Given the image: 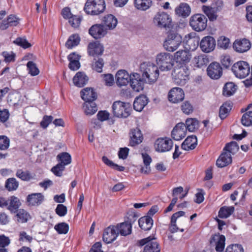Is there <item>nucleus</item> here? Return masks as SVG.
<instances>
[{"label": "nucleus", "mask_w": 252, "mask_h": 252, "mask_svg": "<svg viewBox=\"0 0 252 252\" xmlns=\"http://www.w3.org/2000/svg\"><path fill=\"white\" fill-rule=\"evenodd\" d=\"M19 23V19L15 16L9 15L6 20H3L0 24V29L4 30L9 26H16Z\"/></svg>", "instance_id": "nucleus-33"}, {"label": "nucleus", "mask_w": 252, "mask_h": 252, "mask_svg": "<svg viewBox=\"0 0 252 252\" xmlns=\"http://www.w3.org/2000/svg\"><path fill=\"white\" fill-rule=\"evenodd\" d=\"M9 144V139L6 136L0 135V150H7Z\"/></svg>", "instance_id": "nucleus-60"}, {"label": "nucleus", "mask_w": 252, "mask_h": 252, "mask_svg": "<svg viewBox=\"0 0 252 252\" xmlns=\"http://www.w3.org/2000/svg\"><path fill=\"white\" fill-rule=\"evenodd\" d=\"M16 213V217L18 222H26L30 218V215L24 209H20Z\"/></svg>", "instance_id": "nucleus-46"}, {"label": "nucleus", "mask_w": 252, "mask_h": 252, "mask_svg": "<svg viewBox=\"0 0 252 252\" xmlns=\"http://www.w3.org/2000/svg\"><path fill=\"white\" fill-rule=\"evenodd\" d=\"M208 75L213 79H219L222 74V69L219 63H212L207 69Z\"/></svg>", "instance_id": "nucleus-14"}, {"label": "nucleus", "mask_w": 252, "mask_h": 252, "mask_svg": "<svg viewBox=\"0 0 252 252\" xmlns=\"http://www.w3.org/2000/svg\"><path fill=\"white\" fill-rule=\"evenodd\" d=\"M103 25L108 30H113L116 27L118 21L113 15L109 14L104 17L103 19Z\"/></svg>", "instance_id": "nucleus-31"}, {"label": "nucleus", "mask_w": 252, "mask_h": 252, "mask_svg": "<svg viewBox=\"0 0 252 252\" xmlns=\"http://www.w3.org/2000/svg\"><path fill=\"white\" fill-rule=\"evenodd\" d=\"M153 23L158 28H169L172 25V18L167 13L159 11L155 15Z\"/></svg>", "instance_id": "nucleus-9"}, {"label": "nucleus", "mask_w": 252, "mask_h": 252, "mask_svg": "<svg viewBox=\"0 0 252 252\" xmlns=\"http://www.w3.org/2000/svg\"><path fill=\"white\" fill-rule=\"evenodd\" d=\"M87 50L90 56L94 58H98L102 54L104 48L98 42H93L88 44Z\"/></svg>", "instance_id": "nucleus-19"}, {"label": "nucleus", "mask_w": 252, "mask_h": 252, "mask_svg": "<svg viewBox=\"0 0 252 252\" xmlns=\"http://www.w3.org/2000/svg\"><path fill=\"white\" fill-rule=\"evenodd\" d=\"M232 105L229 102H226L222 104L220 108L219 116L222 120L225 119L231 110Z\"/></svg>", "instance_id": "nucleus-43"}, {"label": "nucleus", "mask_w": 252, "mask_h": 252, "mask_svg": "<svg viewBox=\"0 0 252 252\" xmlns=\"http://www.w3.org/2000/svg\"><path fill=\"white\" fill-rule=\"evenodd\" d=\"M82 98L86 102H94L97 98L96 93L92 88H86L81 92Z\"/></svg>", "instance_id": "nucleus-25"}, {"label": "nucleus", "mask_w": 252, "mask_h": 252, "mask_svg": "<svg viewBox=\"0 0 252 252\" xmlns=\"http://www.w3.org/2000/svg\"><path fill=\"white\" fill-rule=\"evenodd\" d=\"M43 200L44 196L40 193H32L27 197V202L31 206H38Z\"/></svg>", "instance_id": "nucleus-30"}, {"label": "nucleus", "mask_w": 252, "mask_h": 252, "mask_svg": "<svg viewBox=\"0 0 252 252\" xmlns=\"http://www.w3.org/2000/svg\"><path fill=\"white\" fill-rule=\"evenodd\" d=\"M83 109L87 115H92L97 111V108L94 102H86L83 106Z\"/></svg>", "instance_id": "nucleus-39"}, {"label": "nucleus", "mask_w": 252, "mask_h": 252, "mask_svg": "<svg viewBox=\"0 0 252 252\" xmlns=\"http://www.w3.org/2000/svg\"><path fill=\"white\" fill-rule=\"evenodd\" d=\"M225 238L223 235L215 234L210 240V243L212 245H215L216 250L217 252H222L225 246Z\"/></svg>", "instance_id": "nucleus-24"}, {"label": "nucleus", "mask_w": 252, "mask_h": 252, "mask_svg": "<svg viewBox=\"0 0 252 252\" xmlns=\"http://www.w3.org/2000/svg\"><path fill=\"white\" fill-rule=\"evenodd\" d=\"M173 146L172 140L167 138H159L155 143V148L157 151L165 152L170 151Z\"/></svg>", "instance_id": "nucleus-12"}, {"label": "nucleus", "mask_w": 252, "mask_h": 252, "mask_svg": "<svg viewBox=\"0 0 252 252\" xmlns=\"http://www.w3.org/2000/svg\"><path fill=\"white\" fill-rule=\"evenodd\" d=\"M103 162L107 165L119 171H123L125 167L114 163L112 161L109 160L106 157L103 156L102 158Z\"/></svg>", "instance_id": "nucleus-53"}, {"label": "nucleus", "mask_w": 252, "mask_h": 252, "mask_svg": "<svg viewBox=\"0 0 252 252\" xmlns=\"http://www.w3.org/2000/svg\"><path fill=\"white\" fill-rule=\"evenodd\" d=\"M185 97L183 90L178 87L172 88L168 93V98L169 101L177 103L182 101Z\"/></svg>", "instance_id": "nucleus-16"}, {"label": "nucleus", "mask_w": 252, "mask_h": 252, "mask_svg": "<svg viewBox=\"0 0 252 252\" xmlns=\"http://www.w3.org/2000/svg\"><path fill=\"white\" fill-rule=\"evenodd\" d=\"M156 62L161 71L169 70L173 66L172 56L168 53L158 54L156 57Z\"/></svg>", "instance_id": "nucleus-8"}, {"label": "nucleus", "mask_w": 252, "mask_h": 252, "mask_svg": "<svg viewBox=\"0 0 252 252\" xmlns=\"http://www.w3.org/2000/svg\"><path fill=\"white\" fill-rule=\"evenodd\" d=\"M64 169L65 166H63V164L59 163L51 169V171L56 176L61 177Z\"/></svg>", "instance_id": "nucleus-58"}, {"label": "nucleus", "mask_w": 252, "mask_h": 252, "mask_svg": "<svg viewBox=\"0 0 252 252\" xmlns=\"http://www.w3.org/2000/svg\"><path fill=\"white\" fill-rule=\"evenodd\" d=\"M131 74L125 70H119L116 74V82L118 86H126L129 82Z\"/></svg>", "instance_id": "nucleus-22"}, {"label": "nucleus", "mask_w": 252, "mask_h": 252, "mask_svg": "<svg viewBox=\"0 0 252 252\" xmlns=\"http://www.w3.org/2000/svg\"><path fill=\"white\" fill-rule=\"evenodd\" d=\"M232 162V158L230 154L223 151L216 161V165L219 167H224Z\"/></svg>", "instance_id": "nucleus-26"}, {"label": "nucleus", "mask_w": 252, "mask_h": 252, "mask_svg": "<svg viewBox=\"0 0 252 252\" xmlns=\"http://www.w3.org/2000/svg\"><path fill=\"white\" fill-rule=\"evenodd\" d=\"M231 70L236 77L244 78L250 74V66L247 62L240 61L233 65Z\"/></svg>", "instance_id": "nucleus-7"}, {"label": "nucleus", "mask_w": 252, "mask_h": 252, "mask_svg": "<svg viewBox=\"0 0 252 252\" xmlns=\"http://www.w3.org/2000/svg\"><path fill=\"white\" fill-rule=\"evenodd\" d=\"M129 144L131 146H135L140 144L143 139V135L138 128L132 129L129 133Z\"/></svg>", "instance_id": "nucleus-23"}, {"label": "nucleus", "mask_w": 252, "mask_h": 252, "mask_svg": "<svg viewBox=\"0 0 252 252\" xmlns=\"http://www.w3.org/2000/svg\"><path fill=\"white\" fill-rule=\"evenodd\" d=\"M236 87L232 82L226 83L223 88V94L226 96L232 95L236 91Z\"/></svg>", "instance_id": "nucleus-44"}, {"label": "nucleus", "mask_w": 252, "mask_h": 252, "mask_svg": "<svg viewBox=\"0 0 252 252\" xmlns=\"http://www.w3.org/2000/svg\"><path fill=\"white\" fill-rule=\"evenodd\" d=\"M181 109L184 113L189 114L193 111L192 105L188 101L184 102L181 105Z\"/></svg>", "instance_id": "nucleus-61"}, {"label": "nucleus", "mask_w": 252, "mask_h": 252, "mask_svg": "<svg viewBox=\"0 0 252 252\" xmlns=\"http://www.w3.org/2000/svg\"><path fill=\"white\" fill-rule=\"evenodd\" d=\"M29 73L32 76H36L39 73V70L35 63L32 61L29 62L27 64Z\"/></svg>", "instance_id": "nucleus-56"}, {"label": "nucleus", "mask_w": 252, "mask_h": 252, "mask_svg": "<svg viewBox=\"0 0 252 252\" xmlns=\"http://www.w3.org/2000/svg\"><path fill=\"white\" fill-rule=\"evenodd\" d=\"M144 81L143 77H141L140 75L137 73H132L131 74V78L129 81L130 85L132 90L136 92H139L143 90Z\"/></svg>", "instance_id": "nucleus-13"}, {"label": "nucleus", "mask_w": 252, "mask_h": 252, "mask_svg": "<svg viewBox=\"0 0 252 252\" xmlns=\"http://www.w3.org/2000/svg\"><path fill=\"white\" fill-rule=\"evenodd\" d=\"M186 126L190 132H193L199 127V122L195 118H188L186 121Z\"/></svg>", "instance_id": "nucleus-40"}, {"label": "nucleus", "mask_w": 252, "mask_h": 252, "mask_svg": "<svg viewBox=\"0 0 252 252\" xmlns=\"http://www.w3.org/2000/svg\"><path fill=\"white\" fill-rule=\"evenodd\" d=\"M241 123L246 126H252V111H249L243 114L241 118Z\"/></svg>", "instance_id": "nucleus-51"}, {"label": "nucleus", "mask_w": 252, "mask_h": 252, "mask_svg": "<svg viewBox=\"0 0 252 252\" xmlns=\"http://www.w3.org/2000/svg\"><path fill=\"white\" fill-rule=\"evenodd\" d=\"M114 115L117 117L127 118L130 115L131 107L129 103L121 101L114 102L112 105Z\"/></svg>", "instance_id": "nucleus-6"}, {"label": "nucleus", "mask_w": 252, "mask_h": 252, "mask_svg": "<svg viewBox=\"0 0 252 252\" xmlns=\"http://www.w3.org/2000/svg\"><path fill=\"white\" fill-rule=\"evenodd\" d=\"M225 252H244V250L241 245L239 244H233L228 246Z\"/></svg>", "instance_id": "nucleus-62"}, {"label": "nucleus", "mask_w": 252, "mask_h": 252, "mask_svg": "<svg viewBox=\"0 0 252 252\" xmlns=\"http://www.w3.org/2000/svg\"><path fill=\"white\" fill-rule=\"evenodd\" d=\"M216 46V41L211 36L204 37L200 43V47L201 50L206 53H209L215 49Z\"/></svg>", "instance_id": "nucleus-18"}, {"label": "nucleus", "mask_w": 252, "mask_h": 252, "mask_svg": "<svg viewBox=\"0 0 252 252\" xmlns=\"http://www.w3.org/2000/svg\"><path fill=\"white\" fill-rule=\"evenodd\" d=\"M140 246L145 245L143 252H160V247L157 240L153 236H150L147 238L139 240L138 242Z\"/></svg>", "instance_id": "nucleus-5"}, {"label": "nucleus", "mask_w": 252, "mask_h": 252, "mask_svg": "<svg viewBox=\"0 0 252 252\" xmlns=\"http://www.w3.org/2000/svg\"><path fill=\"white\" fill-rule=\"evenodd\" d=\"M8 205L7 206V209L11 213H16L21 205L20 199L15 196H11L8 198Z\"/></svg>", "instance_id": "nucleus-28"}, {"label": "nucleus", "mask_w": 252, "mask_h": 252, "mask_svg": "<svg viewBox=\"0 0 252 252\" xmlns=\"http://www.w3.org/2000/svg\"><path fill=\"white\" fill-rule=\"evenodd\" d=\"M57 158L59 162V163L63 164V166H65L70 164L71 162V158L70 155L66 152H63L59 154Z\"/></svg>", "instance_id": "nucleus-42"}, {"label": "nucleus", "mask_w": 252, "mask_h": 252, "mask_svg": "<svg viewBox=\"0 0 252 252\" xmlns=\"http://www.w3.org/2000/svg\"><path fill=\"white\" fill-rule=\"evenodd\" d=\"M89 32L94 38L100 39L106 35L107 29L102 24H95L90 28Z\"/></svg>", "instance_id": "nucleus-15"}, {"label": "nucleus", "mask_w": 252, "mask_h": 252, "mask_svg": "<svg viewBox=\"0 0 252 252\" xmlns=\"http://www.w3.org/2000/svg\"><path fill=\"white\" fill-rule=\"evenodd\" d=\"M53 117L51 116H44L42 121L40 122V126L43 128H46L52 122Z\"/></svg>", "instance_id": "nucleus-64"}, {"label": "nucleus", "mask_w": 252, "mask_h": 252, "mask_svg": "<svg viewBox=\"0 0 252 252\" xmlns=\"http://www.w3.org/2000/svg\"><path fill=\"white\" fill-rule=\"evenodd\" d=\"M218 46L223 49H228L230 46V40L225 36H221L218 40Z\"/></svg>", "instance_id": "nucleus-55"}, {"label": "nucleus", "mask_w": 252, "mask_h": 252, "mask_svg": "<svg viewBox=\"0 0 252 252\" xmlns=\"http://www.w3.org/2000/svg\"><path fill=\"white\" fill-rule=\"evenodd\" d=\"M18 183L15 178L8 179L5 184V187L9 190H14L17 189L18 187Z\"/></svg>", "instance_id": "nucleus-57"}, {"label": "nucleus", "mask_w": 252, "mask_h": 252, "mask_svg": "<svg viewBox=\"0 0 252 252\" xmlns=\"http://www.w3.org/2000/svg\"><path fill=\"white\" fill-rule=\"evenodd\" d=\"M187 127L183 123L176 125L171 132V136L175 140H180L186 135Z\"/></svg>", "instance_id": "nucleus-20"}, {"label": "nucleus", "mask_w": 252, "mask_h": 252, "mask_svg": "<svg viewBox=\"0 0 252 252\" xmlns=\"http://www.w3.org/2000/svg\"><path fill=\"white\" fill-rule=\"evenodd\" d=\"M117 229L118 228L115 226H110L106 228L103 235V241L109 244L116 240L119 234Z\"/></svg>", "instance_id": "nucleus-21"}, {"label": "nucleus", "mask_w": 252, "mask_h": 252, "mask_svg": "<svg viewBox=\"0 0 252 252\" xmlns=\"http://www.w3.org/2000/svg\"><path fill=\"white\" fill-rule=\"evenodd\" d=\"M16 175L18 178L25 181H29L32 178L31 173L28 170L18 169L16 172Z\"/></svg>", "instance_id": "nucleus-49"}, {"label": "nucleus", "mask_w": 252, "mask_h": 252, "mask_svg": "<svg viewBox=\"0 0 252 252\" xmlns=\"http://www.w3.org/2000/svg\"><path fill=\"white\" fill-rule=\"evenodd\" d=\"M55 229L59 234H66L69 230L68 225L65 222H61L56 224L54 227Z\"/></svg>", "instance_id": "nucleus-54"}, {"label": "nucleus", "mask_w": 252, "mask_h": 252, "mask_svg": "<svg viewBox=\"0 0 252 252\" xmlns=\"http://www.w3.org/2000/svg\"><path fill=\"white\" fill-rule=\"evenodd\" d=\"M251 47L250 41L246 38L236 40L233 44L234 50L240 53L247 52Z\"/></svg>", "instance_id": "nucleus-17"}, {"label": "nucleus", "mask_w": 252, "mask_h": 252, "mask_svg": "<svg viewBox=\"0 0 252 252\" xmlns=\"http://www.w3.org/2000/svg\"><path fill=\"white\" fill-rule=\"evenodd\" d=\"M175 11L176 14L183 17H188L191 12L189 6L184 3H181L179 6L176 8Z\"/></svg>", "instance_id": "nucleus-36"}, {"label": "nucleus", "mask_w": 252, "mask_h": 252, "mask_svg": "<svg viewBox=\"0 0 252 252\" xmlns=\"http://www.w3.org/2000/svg\"><path fill=\"white\" fill-rule=\"evenodd\" d=\"M174 58L176 62L180 63H186L189 62L191 55L189 51L182 50L176 52Z\"/></svg>", "instance_id": "nucleus-27"}, {"label": "nucleus", "mask_w": 252, "mask_h": 252, "mask_svg": "<svg viewBox=\"0 0 252 252\" xmlns=\"http://www.w3.org/2000/svg\"><path fill=\"white\" fill-rule=\"evenodd\" d=\"M134 7L139 10L145 11L152 5L151 0H134Z\"/></svg>", "instance_id": "nucleus-38"}, {"label": "nucleus", "mask_w": 252, "mask_h": 252, "mask_svg": "<svg viewBox=\"0 0 252 252\" xmlns=\"http://www.w3.org/2000/svg\"><path fill=\"white\" fill-rule=\"evenodd\" d=\"M94 61L92 63V68L98 72L102 71V67L104 65V61L103 59L98 58L97 59L94 58Z\"/></svg>", "instance_id": "nucleus-52"}, {"label": "nucleus", "mask_w": 252, "mask_h": 252, "mask_svg": "<svg viewBox=\"0 0 252 252\" xmlns=\"http://www.w3.org/2000/svg\"><path fill=\"white\" fill-rule=\"evenodd\" d=\"M105 8L104 0H87L84 10L88 15H97L102 13Z\"/></svg>", "instance_id": "nucleus-2"}, {"label": "nucleus", "mask_w": 252, "mask_h": 252, "mask_svg": "<svg viewBox=\"0 0 252 252\" xmlns=\"http://www.w3.org/2000/svg\"><path fill=\"white\" fill-rule=\"evenodd\" d=\"M82 19L83 17L82 16L73 14L68 19V22L73 28L77 29L80 27Z\"/></svg>", "instance_id": "nucleus-41"}, {"label": "nucleus", "mask_w": 252, "mask_h": 252, "mask_svg": "<svg viewBox=\"0 0 252 252\" xmlns=\"http://www.w3.org/2000/svg\"><path fill=\"white\" fill-rule=\"evenodd\" d=\"M202 10L210 21H214L217 20L218 18L217 8L203 5L202 7Z\"/></svg>", "instance_id": "nucleus-37"}, {"label": "nucleus", "mask_w": 252, "mask_h": 252, "mask_svg": "<svg viewBox=\"0 0 252 252\" xmlns=\"http://www.w3.org/2000/svg\"><path fill=\"white\" fill-rule=\"evenodd\" d=\"M15 44L23 47L24 49L29 48L31 46V43L28 42L26 38L18 37L13 42Z\"/></svg>", "instance_id": "nucleus-59"}, {"label": "nucleus", "mask_w": 252, "mask_h": 252, "mask_svg": "<svg viewBox=\"0 0 252 252\" xmlns=\"http://www.w3.org/2000/svg\"><path fill=\"white\" fill-rule=\"evenodd\" d=\"M140 71L143 79L149 84H153L158 80L159 72L158 67L151 63H143L141 64Z\"/></svg>", "instance_id": "nucleus-1"}, {"label": "nucleus", "mask_w": 252, "mask_h": 252, "mask_svg": "<svg viewBox=\"0 0 252 252\" xmlns=\"http://www.w3.org/2000/svg\"><path fill=\"white\" fill-rule=\"evenodd\" d=\"M174 82L180 85H184L189 79V70L186 67H182L174 71Z\"/></svg>", "instance_id": "nucleus-11"}, {"label": "nucleus", "mask_w": 252, "mask_h": 252, "mask_svg": "<svg viewBox=\"0 0 252 252\" xmlns=\"http://www.w3.org/2000/svg\"><path fill=\"white\" fill-rule=\"evenodd\" d=\"M139 227L143 230L147 231L150 230L153 224V220L150 216L141 217L138 220Z\"/></svg>", "instance_id": "nucleus-34"}, {"label": "nucleus", "mask_w": 252, "mask_h": 252, "mask_svg": "<svg viewBox=\"0 0 252 252\" xmlns=\"http://www.w3.org/2000/svg\"><path fill=\"white\" fill-rule=\"evenodd\" d=\"M197 144V138L195 136H188L182 144V148L186 151L194 149Z\"/></svg>", "instance_id": "nucleus-29"}, {"label": "nucleus", "mask_w": 252, "mask_h": 252, "mask_svg": "<svg viewBox=\"0 0 252 252\" xmlns=\"http://www.w3.org/2000/svg\"><path fill=\"white\" fill-rule=\"evenodd\" d=\"M88 81V77L85 73L81 72H77L73 79L74 85L79 87L84 86L87 83Z\"/></svg>", "instance_id": "nucleus-35"}, {"label": "nucleus", "mask_w": 252, "mask_h": 252, "mask_svg": "<svg viewBox=\"0 0 252 252\" xmlns=\"http://www.w3.org/2000/svg\"><path fill=\"white\" fill-rule=\"evenodd\" d=\"M234 207L233 206H223L220 208L219 212V217L220 218H227L234 212Z\"/></svg>", "instance_id": "nucleus-45"}, {"label": "nucleus", "mask_w": 252, "mask_h": 252, "mask_svg": "<svg viewBox=\"0 0 252 252\" xmlns=\"http://www.w3.org/2000/svg\"><path fill=\"white\" fill-rule=\"evenodd\" d=\"M207 18L202 14L192 15L189 20V25L193 30L200 32L203 31L207 26Z\"/></svg>", "instance_id": "nucleus-4"}, {"label": "nucleus", "mask_w": 252, "mask_h": 252, "mask_svg": "<svg viewBox=\"0 0 252 252\" xmlns=\"http://www.w3.org/2000/svg\"><path fill=\"white\" fill-rule=\"evenodd\" d=\"M137 218V216L135 214L130 215L128 218L127 221L115 226L116 227L118 228L117 231L118 233H120L121 235L123 236L130 234L131 232L132 223L136 220Z\"/></svg>", "instance_id": "nucleus-10"}, {"label": "nucleus", "mask_w": 252, "mask_h": 252, "mask_svg": "<svg viewBox=\"0 0 252 252\" xmlns=\"http://www.w3.org/2000/svg\"><path fill=\"white\" fill-rule=\"evenodd\" d=\"M239 150V146L236 142H231L227 143L224 148L223 151H225L229 154L234 155Z\"/></svg>", "instance_id": "nucleus-50"}, {"label": "nucleus", "mask_w": 252, "mask_h": 252, "mask_svg": "<svg viewBox=\"0 0 252 252\" xmlns=\"http://www.w3.org/2000/svg\"><path fill=\"white\" fill-rule=\"evenodd\" d=\"M182 41V37L179 34L170 32L163 43V47L168 51L174 52L179 48Z\"/></svg>", "instance_id": "nucleus-3"}, {"label": "nucleus", "mask_w": 252, "mask_h": 252, "mask_svg": "<svg viewBox=\"0 0 252 252\" xmlns=\"http://www.w3.org/2000/svg\"><path fill=\"white\" fill-rule=\"evenodd\" d=\"M80 39L78 34L71 35L65 43L66 47L68 49L77 46L80 42Z\"/></svg>", "instance_id": "nucleus-47"}, {"label": "nucleus", "mask_w": 252, "mask_h": 252, "mask_svg": "<svg viewBox=\"0 0 252 252\" xmlns=\"http://www.w3.org/2000/svg\"><path fill=\"white\" fill-rule=\"evenodd\" d=\"M193 60L196 66L199 67L206 65L209 63L208 58L206 55L204 54L194 57Z\"/></svg>", "instance_id": "nucleus-48"}, {"label": "nucleus", "mask_w": 252, "mask_h": 252, "mask_svg": "<svg viewBox=\"0 0 252 252\" xmlns=\"http://www.w3.org/2000/svg\"><path fill=\"white\" fill-rule=\"evenodd\" d=\"M148 103V98L144 95L137 97L133 102V108L137 111H141Z\"/></svg>", "instance_id": "nucleus-32"}, {"label": "nucleus", "mask_w": 252, "mask_h": 252, "mask_svg": "<svg viewBox=\"0 0 252 252\" xmlns=\"http://www.w3.org/2000/svg\"><path fill=\"white\" fill-rule=\"evenodd\" d=\"M67 208L63 204H59L55 210L56 214L60 217L64 216L67 213Z\"/></svg>", "instance_id": "nucleus-63"}]
</instances>
